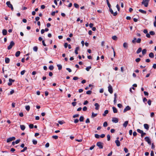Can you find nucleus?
Returning a JSON list of instances; mask_svg holds the SVG:
<instances>
[{
	"mask_svg": "<svg viewBox=\"0 0 156 156\" xmlns=\"http://www.w3.org/2000/svg\"><path fill=\"white\" fill-rule=\"evenodd\" d=\"M97 114H96V113L95 114V113H94L93 112L92 113L91 117L92 118L95 117L97 116Z\"/></svg>",
	"mask_w": 156,
	"mask_h": 156,
	"instance_id": "obj_26",
	"label": "nucleus"
},
{
	"mask_svg": "<svg viewBox=\"0 0 156 156\" xmlns=\"http://www.w3.org/2000/svg\"><path fill=\"white\" fill-rule=\"evenodd\" d=\"M141 39L140 38H138L136 41V42L137 43H140V42H141Z\"/></svg>",
	"mask_w": 156,
	"mask_h": 156,
	"instance_id": "obj_50",
	"label": "nucleus"
},
{
	"mask_svg": "<svg viewBox=\"0 0 156 156\" xmlns=\"http://www.w3.org/2000/svg\"><path fill=\"white\" fill-rule=\"evenodd\" d=\"M20 127L21 129L22 130H24L25 129V127L23 125H20Z\"/></svg>",
	"mask_w": 156,
	"mask_h": 156,
	"instance_id": "obj_24",
	"label": "nucleus"
},
{
	"mask_svg": "<svg viewBox=\"0 0 156 156\" xmlns=\"http://www.w3.org/2000/svg\"><path fill=\"white\" fill-rule=\"evenodd\" d=\"M15 137H10L8 138L7 140V143H9L10 142H11L12 140H15Z\"/></svg>",
	"mask_w": 156,
	"mask_h": 156,
	"instance_id": "obj_6",
	"label": "nucleus"
},
{
	"mask_svg": "<svg viewBox=\"0 0 156 156\" xmlns=\"http://www.w3.org/2000/svg\"><path fill=\"white\" fill-rule=\"evenodd\" d=\"M30 106L29 105L26 106L25 107L26 110L27 111H29L30 109Z\"/></svg>",
	"mask_w": 156,
	"mask_h": 156,
	"instance_id": "obj_30",
	"label": "nucleus"
},
{
	"mask_svg": "<svg viewBox=\"0 0 156 156\" xmlns=\"http://www.w3.org/2000/svg\"><path fill=\"white\" fill-rule=\"evenodd\" d=\"M5 62L6 63H9L10 62L9 58H5Z\"/></svg>",
	"mask_w": 156,
	"mask_h": 156,
	"instance_id": "obj_15",
	"label": "nucleus"
},
{
	"mask_svg": "<svg viewBox=\"0 0 156 156\" xmlns=\"http://www.w3.org/2000/svg\"><path fill=\"white\" fill-rule=\"evenodd\" d=\"M84 117L83 116H81L80 117L79 120L80 122H83V121Z\"/></svg>",
	"mask_w": 156,
	"mask_h": 156,
	"instance_id": "obj_31",
	"label": "nucleus"
},
{
	"mask_svg": "<svg viewBox=\"0 0 156 156\" xmlns=\"http://www.w3.org/2000/svg\"><path fill=\"white\" fill-rule=\"evenodd\" d=\"M146 135V133H144L143 132V133H142L141 134V136L142 137H143Z\"/></svg>",
	"mask_w": 156,
	"mask_h": 156,
	"instance_id": "obj_48",
	"label": "nucleus"
},
{
	"mask_svg": "<svg viewBox=\"0 0 156 156\" xmlns=\"http://www.w3.org/2000/svg\"><path fill=\"white\" fill-rule=\"evenodd\" d=\"M9 82L8 83V84L9 86H10L12 85V83L14 82L15 80L10 78L9 79Z\"/></svg>",
	"mask_w": 156,
	"mask_h": 156,
	"instance_id": "obj_8",
	"label": "nucleus"
},
{
	"mask_svg": "<svg viewBox=\"0 0 156 156\" xmlns=\"http://www.w3.org/2000/svg\"><path fill=\"white\" fill-rule=\"evenodd\" d=\"M20 140L19 139V140H16L15 142L16 144H17L20 142Z\"/></svg>",
	"mask_w": 156,
	"mask_h": 156,
	"instance_id": "obj_59",
	"label": "nucleus"
},
{
	"mask_svg": "<svg viewBox=\"0 0 156 156\" xmlns=\"http://www.w3.org/2000/svg\"><path fill=\"white\" fill-rule=\"evenodd\" d=\"M108 88V91L111 94H112L113 93V89L112 86L110 84H109Z\"/></svg>",
	"mask_w": 156,
	"mask_h": 156,
	"instance_id": "obj_5",
	"label": "nucleus"
},
{
	"mask_svg": "<svg viewBox=\"0 0 156 156\" xmlns=\"http://www.w3.org/2000/svg\"><path fill=\"white\" fill-rule=\"evenodd\" d=\"M142 51V48H139L136 51V53L137 54H139Z\"/></svg>",
	"mask_w": 156,
	"mask_h": 156,
	"instance_id": "obj_22",
	"label": "nucleus"
},
{
	"mask_svg": "<svg viewBox=\"0 0 156 156\" xmlns=\"http://www.w3.org/2000/svg\"><path fill=\"white\" fill-rule=\"evenodd\" d=\"M136 38L135 37L133 38V39L132 40V42L133 43H135L136 42Z\"/></svg>",
	"mask_w": 156,
	"mask_h": 156,
	"instance_id": "obj_47",
	"label": "nucleus"
},
{
	"mask_svg": "<svg viewBox=\"0 0 156 156\" xmlns=\"http://www.w3.org/2000/svg\"><path fill=\"white\" fill-rule=\"evenodd\" d=\"M90 122V120L89 118H87V119L86 121V123H88Z\"/></svg>",
	"mask_w": 156,
	"mask_h": 156,
	"instance_id": "obj_62",
	"label": "nucleus"
},
{
	"mask_svg": "<svg viewBox=\"0 0 156 156\" xmlns=\"http://www.w3.org/2000/svg\"><path fill=\"white\" fill-rule=\"evenodd\" d=\"M131 109V108L129 106H127L123 110V112L125 113L127 111Z\"/></svg>",
	"mask_w": 156,
	"mask_h": 156,
	"instance_id": "obj_10",
	"label": "nucleus"
},
{
	"mask_svg": "<svg viewBox=\"0 0 156 156\" xmlns=\"http://www.w3.org/2000/svg\"><path fill=\"white\" fill-rule=\"evenodd\" d=\"M103 143L101 142H98L97 143L96 145L100 149H102L103 148Z\"/></svg>",
	"mask_w": 156,
	"mask_h": 156,
	"instance_id": "obj_2",
	"label": "nucleus"
},
{
	"mask_svg": "<svg viewBox=\"0 0 156 156\" xmlns=\"http://www.w3.org/2000/svg\"><path fill=\"white\" fill-rule=\"evenodd\" d=\"M112 108L114 113H117V110L115 107H113Z\"/></svg>",
	"mask_w": 156,
	"mask_h": 156,
	"instance_id": "obj_17",
	"label": "nucleus"
},
{
	"mask_svg": "<svg viewBox=\"0 0 156 156\" xmlns=\"http://www.w3.org/2000/svg\"><path fill=\"white\" fill-rule=\"evenodd\" d=\"M108 126V123L107 122H105L104 123L103 126L105 127L107 126Z\"/></svg>",
	"mask_w": 156,
	"mask_h": 156,
	"instance_id": "obj_39",
	"label": "nucleus"
},
{
	"mask_svg": "<svg viewBox=\"0 0 156 156\" xmlns=\"http://www.w3.org/2000/svg\"><path fill=\"white\" fill-rule=\"evenodd\" d=\"M91 67L90 66H88V67H86V70L87 71H88L90 70V69H91Z\"/></svg>",
	"mask_w": 156,
	"mask_h": 156,
	"instance_id": "obj_42",
	"label": "nucleus"
},
{
	"mask_svg": "<svg viewBox=\"0 0 156 156\" xmlns=\"http://www.w3.org/2000/svg\"><path fill=\"white\" fill-rule=\"evenodd\" d=\"M149 57L151 58H153L154 56V54L153 53L151 52L149 55Z\"/></svg>",
	"mask_w": 156,
	"mask_h": 156,
	"instance_id": "obj_20",
	"label": "nucleus"
},
{
	"mask_svg": "<svg viewBox=\"0 0 156 156\" xmlns=\"http://www.w3.org/2000/svg\"><path fill=\"white\" fill-rule=\"evenodd\" d=\"M139 11L141 13L144 14H146V13H147L145 11H144V10H143L141 9H140L139 10Z\"/></svg>",
	"mask_w": 156,
	"mask_h": 156,
	"instance_id": "obj_18",
	"label": "nucleus"
},
{
	"mask_svg": "<svg viewBox=\"0 0 156 156\" xmlns=\"http://www.w3.org/2000/svg\"><path fill=\"white\" fill-rule=\"evenodd\" d=\"M45 6L44 5H42L41 6V9H44L45 8Z\"/></svg>",
	"mask_w": 156,
	"mask_h": 156,
	"instance_id": "obj_63",
	"label": "nucleus"
},
{
	"mask_svg": "<svg viewBox=\"0 0 156 156\" xmlns=\"http://www.w3.org/2000/svg\"><path fill=\"white\" fill-rule=\"evenodd\" d=\"M33 50L35 51H37L38 50V48L37 46H34L33 48Z\"/></svg>",
	"mask_w": 156,
	"mask_h": 156,
	"instance_id": "obj_29",
	"label": "nucleus"
},
{
	"mask_svg": "<svg viewBox=\"0 0 156 156\" xmlns=\"http://www.w3.org/2000/svg\"><path fill=\"white\" fill-rule=\"evenodd\" d=\"M112 121L113 122L116 123H117L119 121L118 119L116 118H113L112 120Z\"/></svg>",
	"mask_w": 156,
	"mask_h": 156,
	"instance_id": "obj_9",
	"label": "nucleus"
},
{
	"mask_svg": "<svg viewBox=\"0 0 156 156\" xmlns=\"http://www.w3.org/2000/svg\"><path fill=\"white\" fill-rule=\"evenodd\" d=\"M124 151L125 152V153H127L128 151V149L127 148H126V147H125L124 148Z\"/></svg>",
	"mask_w": 156,
	"mask_h": 156,
	"instance_id": "obj_58",
	"label": "nucleus"
},
{
	"mask_svg": "<svg viewBox=\"0 0 156 156\" xmlns=\"http://www.w3.org/2000/svg\"><path fill=\"white\" fill-rule=\"evenodd\" d=\"M147 103L149 105H150L151 103V101L150 100H149L147 101Z\"/></svg>",
	"mask_w": 156,
	"mask_h": 156,
	"instance_id": "obj_55",
	"label": "nucleus"
},
{
	"mask_svg": "<svg viewBox=\"0 0 156 156\" xmlns=\"http://www.w3.org/2000/svg\"><path fill=\"white\" fill-rule=\"evenodd\" d=\"M27 147H24V148L21 151V152H24V151H26L27 150Z\"/></svg>",
	"mask_w": 156,
	"mask_h": 156,
	"instance_id": "obj_33",
	"label": "nucleus"
},
{
	"mask_svg": "<svg viewBox=\"0 0 156 156\" xmlns=\"http://www.w3.org/2000/svg\"><path fill=\"white\" fill-rule=\"evenodd\" d=\"M137 131L138 133L141 134L142 133H143V130H141L140 129H137Z\"/></svg>",
	"mask_w": 156,
	"mask_h": 156,
	"instance_id": "obj_32",
	"label": "nucleus"
},
{
	"mask_svg": "<svg viewBox=\"0 0 156 156\" xmlns=\"http://www.w3.org/2000/svg\"><path fill=\"white\" fill-rule=\"evenodd\" d=\"M92 91L91 90H88L86 92V94H87L90 95L91 94Z\"/></svg>",
	"mask_w": 156,
	"mask_h": 156,
	"instance_id": "obj_40",
	"label": "nucleus"
},
{
	"mask_svg": "<svg viewBox=\"0 0 156 156\" xmlns=\"http://www.w3.org/2000/svg\"><path fill=\"white\" fill-rule=\"evenodd\" d=\"M94 105L95 106V109L96 110H98L99 109L100 107L99 104L97 103H95L94 104Z\"/></svg>",
	"mask_w": 156,
	"mask_h": 156,
	"instance_id": "obj_13",
	"label": "nucleus"
},
{
	"mask_svg": "<svg viewBox=\"0 0 156 156\" xmlns=\"http://www.w3.org/2000/svg\"><path fill=\"white\" fill-rule=\"evenodd\" d=\"M109 11L112 14H113L114 12L113 11V10L111 8H109Z\"/></svg>",
	"mask_w": 156,
	"mask_h": 156,
	"instance_id": "obj_53",
	"label": "nucleus"
},
{
	"mask_svg": "<svg viewBox=\"0 0 156 156\" xmlns=\"http://www.w3.org/2000/svg\"><path fill=\"white\" fill-rule=\"evenodd\" d=\"M106 2L108 7H109V8H111V5L109 3V1H107Z\"/></svg>",
	"mask_w": 156,
	"mask_h": 156,
	"instance_id": "obj_35",
	"label": "nucleus"
},
{
	"mask_svg": "<svg viewBox=\"0 0 156 156\" xmlns=\"http://www.w3.org/2000/svg\"><path fill=\"white\" fill-rule=\"evenodd\" d=\"M147 50L146 49H144L142 51V54L143 55H144L146 53Z\"/></svg>",
	"mask_w": 156,
	"mask_h": 156,
	"instance_id": "obj_25",
	"label": "nucleus"
},
{
	"mask_svg": "<svg viewBox=\"0 0 156 156\" xmlns=\"http://www.w3.org/2000/svg\"><path fill=\"white\" fill-rule=\"evenodd\" d=\"M2 33L4 35H5L7 34V31L5 29H3L2 30Z\"/></svg>",
	"mask_w": 156,
	"mask_h": 156,
	"instance_id": "obj_16",
	"label": "nucleus"
},
{
	"mask_svg": "<svg viewBox=\"0 0 156 156\" xmlns=\"http://www.w3.org/2000/svg\"><path fill=\"white\" fill-rule=\"evenodd\" d=\"M145 140L149 144H151V141H150V140L149 139V137H146L145 138Z\"/></svg>",
	"mask_w": 156,
	"mask_h": 156,
	"instance_id": "obj_7",
	"label": "nucleus"
},
{
	"mask_svg": "<svg viewBox=\"0 0 156 156\" xmlns=\"http://www.w3.org/2000/svg\"><path fill=\"white\" fill-rule=\"evenodd\" d=\"M6 4L8 6L9 8H11L12 10L13 11V8L12 5L11 4L10 2L9 1H8L6 2Z\"/></svg>",
	"mask_w": 156,
	"mask_h": 156,
	"instance_id": "obj_3",
	"label": "nucleus"
},
{
	"mask_svg": "<svg viewBox=\"0 0 156 156\" xmlns=\"http://www.w3.org/2000/svg\"><path fill=\"white\" fill-rule=\"evenodd\" d=\"M14 44L15 43L13 41H11L9 45L8 46L7 49L8 50L11 49L12 47L14 45Z\"/></svg>",
	"mask_w": 156,
	"mask_h": 156,
	"instance_id": "obj_4",
	"label": "nucleus"
},
{
	"mask_svg": "<svg viewBox=\"0 0 156 156\" xmlns=\"http://www.w3.org/2000/svg\"><path fill=\"white\" fill-rule=\"evenodd\" d=\"M29 127L30 129H33L34 127V125L32 124H30L29 125Z\"/></svg>",
	"mask_w": 156,
	"mask_h": 156,
	"instance_id": "obj_38",
	"label": "nucleus"
},
{
	"mask_svg": "<svg viewBox=\"0 0 156 156\" xmlns=\"http://www.w3.org/2000/svg\"><path fill=\"white\" fill-rule=\"evenodd\" d=\"M151 156H154V153L153 151H151Z\"/></svg>",
	"mask_w": 156,
	"mask_h": 156,
	"instance_id": "obj_64",
	"label": "nucleus"
},
{
	"mask_svg": "<svg viewBox=\"0 0 156 156\" xmlns=\"http://www.w3.org/2000/svg\"><path fill=\"white\" fill-rule=\"evenodd\" d=\"M52 138L55 139H57L58 138V136H52Z\"/></svg>",
	"mask_w": 156,
	"mask_h": 156,
	"instance_id": "obj_52",
	"label": "nucleus"
},
{
	"mask_svg": "<svg viewBox=\"0 0 156 156\" xmlns=\"http://www.w3.org/2000/svg\"><path fill=\"white\" fill-rule=\"evenodd\" d=\"M92 86V85L91 84H89L88 87H87L85 88V89L86 90H87L89 89V87H90Z\"/></svg>",
	"mask_w": 156,
	"mask_h": 156,
	"instance_id": "obj_41",
	"label": "nucleus"
},
{
	"mask_svg": "<svg viewBox=\"0 0 156 156\" xmlns=\"http://www.w3.org/2000/svg\"><path fill=\"white\" fill-rule=\"evenodd\" d=\"M128 123V121H126L123 124V126L125 127H126Z\"/></svg>",
	"mask_w": 156,
	"mask_h": 156,
	"instance_id": "obj_21",
	"label": "nucleus"
},
{
	"mask_svg": "<svg viewBox=\"0 0 156 156\" xmlns=\"http://www.w3.org/2000/svg\"><path fill=\"white\" fill-rule=\"evenodd\" d=\"M32 142L33 144L34 145L36 144L37 143V141L35 140H33L32 141Z\"/></svg>",
	"mask_w": 156,
	"mask_h": 156,
	"instance_id": "obj_43",
	"label": "nucleus"
},
{
	"mask_svg": "<svg viewBox=\"0 0 156 156\" xmlns=\"http://www.w3.org/2000/svg\"><path fill=\"white\" fill-rule=\"evenodd\" d=\"M87 110V108L86 106L84 107H83V110L84 111H86Z\"/></svg>",
	"mask_w": 156,
	"mask_h": 156,
	"instance_id": "obj_49",
	"label": "nucleus"
},
{
	"mask_svg": "<svg viewBox=\"0 0 156 156\" xmlns=\"http://www.w3.org/2000/svg\"><path fill=\"white\" fill-rule=\"evenodd\" d=\"M66 69L68 70L69 72L70 73L72 72L71 69L69 68H66Z\"/></svg>",
	"mask_w": 156,
	"mask_h": 156,
	"instance_id": "obj_60",
	"label": "nucleus"
},
{
	"mask_svg": "<svg viewBox=\"0 0 156 156\" xmlns=\"http://www.w3.org/2000/svg\"><path fill=\"white\" fill-rule=\"evenodd\" d=\"M144 127L145 129L147 130H148L149 129V126L147 124H144Z\"/></svg>",
	"mask_w": 156,
	"mask_h": 156,
	"instance_id": "obj_12",
	"label": "nucleus"
},
{
	"mask_svg": "<svg viewBox=\"0 0 156 156\" xmlns=\"http://www.w3.org/2000/svg\"><path fill=\"white\" fill-rule=\"evenodd\" d=\"M108 110H106L104 112V113L103 114V115L104 116L108 114Z\"/></svg>",
	"mask_w": 156,
	"mask_h": 156,
	"instance_id": "obj_28",
	"label": "nucleus"
},
{
	"mask_svg": "<svg viewBox=\"0 0 156 156\" xmlns=\"http://www.w3.org/2000/svg\"><path fill=\"white\" fill-rule=\"evenodd\" d=\"M149 1L150 0H143V1L141 2V4L144 5L145 7H147Z\"/></svg>",
	"mask_w": 156,
	"mask_h": 156,
	"instance_id": "obj_1",
	"label": "nucleus"
},
{
	"mask_svg": "<svg viewBox=\"0 0 156 156\" xmlns=\"http://www.w3.org/2000/svg\"><path fill=\"white\" fill-rule=\"evenodd\" d=\"M25 70H23V71H22L21 72V75H24V74L25 73Z\"/></svg>",
	"mask_w": 156,
	"mask_h": 156,
	"instance_id": "obj_56",
	"label": "nucleus"
},
{
	"mask_svg": "<svg viewBox=\"0 0 156 156\" xmlns=\"http://www.w3.org/2000/svg\"><path fill=\"white\" fill-rule=\"evenodd\" d=\"M49 68L50 70H52L54 69V67L53 66H50Z\"/></svg>",
	"mask_w": 156,
	"mask_h": 156,
	"instance_id": "obj_45",
	"label": "nucleus"
},
{
	"mask_svg": "<svg viewBox=\"0 0 156 156\" xmlns=\"http://www.w3.org/2000/svg\"><path fill=\"white\" fill-rule=\"evenodd\" d=\"M58 123L59 124L62 125L64 123V122L63 121H58Z\"/></svg>",
	"mask_w": 156,
	"mask_h": 156,
	"instance_id": "obj_46",
	"label": "nucleus"
},
{
	"mask_svg": "<svg viewBox=\"0 0 156 156\" xmlns=\"http://www.w3.org/2000/svg\"><path fill=\"white\" fill-rule=\"evenodd\" d=\"M115 142L116 144V146L118 147H119L120 145V143L119 141V140H115Z\"/></svg>",
	"mask_w": 156,
	"mask_h": 156,
	"instance_id": "obj_11",
	"label": "nucleus"
},
{
	"mask_svg": "<svg viewBox=\"0 0 156 156\" xmlns=\"http://www.w3.org/2000/svg\"><path fill=\"white\" fill-rule=\"evenodd\" d=\"M57 66L58 68V69L59 70H61L62 69V66L60 64H58L57 65Z\"/></svg>",
	"mask_w": 156,
	"mask_h": 156,
	"instance_id": "obj_27",
	"label": "nucleus"
},
{
	"mask_svg": "<svg viewBox=\"0 0 156 156\" xmlns=\"http://www.w3.org/2000/svg\"><path fill=\"white\" fill-rule=\"evenodd\" d=\"M113 40H116L117 39V37L116 36H113L112 37Z\"/></svg>",
	"mask_w": 156,
	"mask_h": 156,
	"instance_id": "obj_37",
	"label": "nucleus"
},
{
	"mask_svg": "<svg viewBox=\"0 0 156 156\" xmlns=\"http://www.w3.org/2000/svg\"><path fill=\"white\" fill-rule=\"evenodd\" d=\"M79 120L77 119H75L74 121V122L75 123H77L79 122Z\"/></svg>",
	"mask_w": 156,
	"mask_h": 156,
	"instance_id": "obj_61",
	"label": "nucleus"
},
{
	"mask_svg": "<svg viewBox=\"0 0 156 156\" xmlns=\"http://www.w3.org/2000/svg\"><path fill=\"white\" fill-rule=\"evenodd\" d=\"M140 58H137L136 59V61L138 62L140 61Z\"/></svg>",
	"mask_w": 156,
	"mask_h": 156,
	"instance_id": "obj_54",
	"label": "nucleus"
},
{
	"mask_svg": "<svg viewBox=\"0 0 156 156\" xmlns=\"http://www.w3.org/2000/svg\"><path fill=\"white\" fill-rule=\"evenodd\" d=\"M79 114H75L73 116V118L77 117H79Z\"/></svg>",
	"mask_w": 156,
	"mask_h": 156,
	"instance_id": "obj_57",
	"label": "nucleus"
},
{
	"mask_svg": "<svg viewBox=\"0 0 156 156\" xmlns=\"http://www.w3.org/2000/svg\"><path fill=\"white\" fill-rule=\"evenodd\" d=\"M150 34L151 35H154L155 34V32L153 31H151L150 32Z\"/></svg>",
	"mask_w": 156,
	"mask_h": 156,
	"instance_id": "obj_36",
	"label": "nucleus"
},
{
	"mask_svg": "<svg viewBox=\"0 0 156 156\" xmlns=\"http://www.w3.org/2000/svg\"><path fill=\"white\" fill-rule=\"evenodd\" d=\"M74 5L76 8H79V5L76 3H74Z\"/></svg>",
	"mask_w": 156,
	"mask_h": 156,
	"instance_id": "obj_34",
	"label": "nucleus"
},
{
	"mask_svg": "<svg viewBox=\"0 0 156 156\" xmlns=\"http://www.w3.org/2000/svg\"><path fill=\"white\" fill-rule=\"evenodd\" d=\"M20 52L19 51H17L16 54H15V56L16 57H18L20 55Z\"/></svg>",
	"mask_w": 156,
	"mask_h": 156,
	"instance_id": "obj_19",
	"label": "nucleus"
},
{
	"mask_svg": "<svg viewBox=\"0 0 156 156\" xmlns=\"http://www.w3.org/2000/svg\"><path fill=\"white\" fill-rule=\"evenodd\" d=\"M123 47L124 48L127 49L128 47V44L126 42H124L123 44Z\"/></svg>",
	"mask_w": 156,
	"mask_h": 156,
	"instance_id": "obj_14",
	"label": "nucleus"
},
{
	"mask_svg": "<svg viewBox=\"0 0 156 156\" xmlns=\"http://www.w3.org/2000/svg\"><path fill=\"white\" fill-rule=\"evenodd\" d=\"M79 49V47H76V49L75 50V53L77 55L78 54V50Z\"/></svg>",
	"mask_w": 156,
	"mask_h": 156,
	"instance_id": "obj_23",
	"label": "nucleus"
},
{
	"mask_svg": "<svg viewBox=\"0 0 156 156\" xmlns=\"http://www.w3.org/2000/svg\"><path fill=\"white\" fill-rule=\"evenodd\" d=\"M107 140L109 141L110 140V136L109 134H108L107 135Z\"/></svg>",
	"mask_w": 156,
	"mask_h": 156,
	"instance_id": "obj_44",
	"label": "nucleus"
},
{
	"mask_svg": "<svg viewBox=\"0 0 156 156\" xmlns=\"http://www.w3.org/2000/svg\"><path fill=\"white\" fill-rule=\"evenodd\" d=\"M95 137L96 138H99L100 137V136L98 134H95Z\"/></svg>",
	"mask_w": 156,
	"mask_h": 156,
	"instance_id": "obj_51",
	"label": "nucleus"
}]
</instances>
